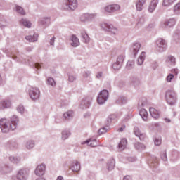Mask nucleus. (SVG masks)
<instances>
[{"label": "nucleus", "instance_id": "obj_7", "mask_svg": "<svg viewBox=\"0 0 180 180\" xmlns=\"http://www.w3.org/2000/svg\"><path fill=\"white\" fill-rule=\"evenodd\" d=\"M72 117V111H68L63 114V117L60 115L56 116V117L55 118V122L63 123L64 120H71Z\"/></svg>", "mask_w": 180, "mask_h": 180}, {"label": "nucleus", "instance_id": "obj_10", "mask_svg": "<svg viewBox=\"0 0 180 180\" xmlns=\"http://www.w3.org/2000/svg\"><path fill=\"white\" fill-rule=\"evenodd\" d=\"M124 61V55L121 54V55L118 56V57L117 58L116 62H115L112 64L113 70H118L120 68H122V65H123Z\"/></svg>", "mask_w": 180, "mask_h": 180}, {"label": "nucleus", "instance_id": "obj_40", "mask_svg": "<svg viewBox=\"0 0 180 180\" xmlns=\"http://www.w3.org/2000/svg\"><path fill=\"white\" fill-rule=\"evenodd\" d=\"M127 102V98L124 96H120L116 101V103L117 105H124Z\"/></svg>", "mask_w": 180, "mask_h": 180}, {"label": "nucleus", "instance_id": "obj_6", "mask_svg": "<svg viewBox=\"0 0 180 180\" xmlns=\"http://www.w3.org/2000/svg\"><path fill=\"white\" fill-rule=\"evenodd\" d=\"M167 41L162 38H158L156 40V49L159 53H164L167 50Z\"/></svg>", "mask_w": 180, "mask_h": 180}, {"label": "nucleus", "instance_id": "obj_50", "mask_svg": "<svg viewBox=\"0 0 180 180\" xmlns=\"http://www.w3.org/2000/svg\"><path fill=\"white\" fill-rule=\"evenodd\" d=\"M47 84L48 85H51V86H56V82L52 77H49L47 79Z\"/></svg>", "mask_w": 180, "mask_h": 180}, {"label": "nucleus", "instance_id": "obj_30", "mask_svg": "<svg viewBox=\"0 0 180 180\" xmlns=\"http://www.w3.org/2000/svg\"><path fill=\"white\" fill-rule=\"evenodd\" d=\"M39 37V34L34 33L33 35H28L25 37L26 40H28V41L33 43L37 40Z\"/></svg>", "mask_w": 180, "mask_h": 180}, {"label": "nucleus", "instance_id": "obj_38", "mask_svg": "<svg viewBox=\"0 0 180 180\" xmlns=\"http://www.w3.org/2000/svg\"><path fill=\"white\" fill-rule=\"evenodd\" d=\"M81 36H82L83 43H86V44L89 43V40H90L89 36H88V34H86V32H82Z\"/></svg>", "mask_w": 180, "mask_h": 180}, {"label": "nucleus", "instance_id": "obj_19", "mask_svg": "<svg viewBox=\"0 0 180 180\" xmlns=\"http://www.w3.org/2000/svg\"><path fill=\"white\" fill-rule=\"evenodd\" d=\"M134 133L136 137H139V140H141V141H144V139H146V134L142 133L140 131V129H139V127H134Z\"/></svg>", "mask_w": 180, "mask_h": 180}, {"label": "nucleus", "instance_id": "obj_60", "mask_svg": "<svg viewBox=\"0 0 180 180\" xmlns=\"http://www.w3.org/2000/svg\"><path fill=\"white\" fill-rule=\"evenodd\" d=\"M103 75V73L102 72H98L96 75V78H97L98 79H101Z\"/></svg>", "mask_w": 180, "mask_h": 180}, {"label": "nucleus", "instance_id": "obj_57", "mask_svg": "<svg viewBox=\"0 0 180 180\" xmlns=\"http://www.w3.org/2000/svg\"><path fill=\"white\" fill-rule=\"evenodd\" d=\"M132 82H133V84H134V85H139L140 84V79H139L137 78H134L132 79Z\"/></svg>", "mask_w": 180, "mask_h": 180}, {"label": "nucleus", "instance_id": "obj_18", "mask_svg": "<svg viewBox=\"0 0 180 180\" xmlns=\"http://www.w3.org/2000/svg\"><path fill=\"white\" fill-rule=\"evenodd\" d=\"M12 106V103L9 100H2L0 101V110L8 109Z\"/></svg>", "mask_w": 180, "mask_h": 180}, {"label": "nucleus", "instance_id": "obj_14", "mask_svg": "<svg viewBox=\"0 0 180 180\" xmlns=\"http://www.w3.org/2000/svg\"><path fill=\"white\" fill-rule=\"evenodd\" d=\"M92 102V98L87 97L84 98L80 104V109H88L89 106H91V103Z\"/></svg>", "mask_w": 180, "mask_h": 180}, {"label": "nucleus", "instance_id": "obj_51", "mask_svg": "<svg viewBox=\"0 0 180 180\" xmlns=\"http://www.w3.org/2000/svg\"><path fill=\"white\" fill-rule=\"evenodd\" d=\"M17 111L21 113V115H23L25 113V107L23 105H19L17 108Z\"/></svg>", "mask_w": 180, "mask_h": 180}, {"label": "nucleus", "instance_id": "obj_49", "mask_svg": "<svg viewBox=\"0 0 180 180\" xmlns=\"http://www.w3.org/2000/svg\"><path fill=\"white\" fill-rule=\"evenodd\" d=\"M109 130V124H107L106 127L101 128L98 130V134H104V133H106Z\"/></svg>", "mask_w": 180, "mask_h": 180}, {"label": "nucleus", "instance_id": "obj_12", "mask_svg": "<svg viewBox=\"0 0 180 180\" xmlns=\"http://www.w3.org/2000/svg\"><path fill=\"white\" fill-rule=\"evenodd\" d=\"M51 23V18L50 17H44L39 20L38 25L43 27V29H46V27L50 26Z\"/></svg>", "mask_w": 180, "mask_h": 180}, {"label": "nucleus", "instance_id": "obj_22", "mask_svg": "<svg viewBox=\"0 0 180 180\" xmlns=\"http://www.w3.org/2000/svg\"><path fill=\"white\" fill-rule=\"evenodd\" d=\"M70 44L72 47H78L79 46V39L75 35H72L70 39Z\"/></svg>", "mask_w": 180, "mask_h": 180}, {"label": "nucleus", "instance_id": "obj_56", "mask_svg": "<svg viewBox=\"0 0 180 180\" xmlns=\"http://www.w3.org/2000/svg\"><path fill=\"white\" fill-rule=\"evenodd\" d=\"M174 37V39H176V40L180 39V31L179 30L176 31Z\"/></svg>", "mask_w": 180, "mask_h": 180}, {"label": "nucleus", "instance_id": "obj_32", "mask_svg": "<svg viewBox=\"0 0 180 180\" xmlns=\"http://www.w3.org/2000/svg\"><path fill=\"white\" fill-rule=\"evenodd\" d=\"M144 60H146V52H141L140 56L137 59V65H143Z\"/></svg>", "mask_w": 180, "mask_h": 180}, {"label": "nucleus", "instance_id": "obj_1", "mask_svg": "<svg viewBox=\"0 0 180 180\" xmlns=\"http://www.w3.org/2000/svg\"><path fill=\"white\" fill-rule=\"evenodd\" d=\"M18 124L19 118L16 115H13L11 117V122L6 118H1L0 120V129L2 133H9V131L16 130Z\"/></svg>", "mask_w": 180, "mask_h": 180}, {"label": "nucleus", "instance_id": "obj_8", "mask_svg": "<svg viewBox=\"0 0 180 180\" xmlns=\"http://www.w3.org/2000/svg\"><path fill=\"white\" fill-rule=\"evenodd\" d=\"M29 95L32 101H39L40 98V89L37 87H31L29 89Z\"/></svg>", "mask_w": 180, "mask_h": 180}, {"label": "nucleus", "instance_id": "obj_43", "mask_svg": "<svg viewBox=\"0 0 180 180\" xmlns=\"http://www.w3.org/2000/svg\"><path fill=\"white\" fill-rule=\"evenodd\" d=\"M174 13L175 15H180V2L177 3L174 7Z\"/></svg>", "mask_w": 180, "mask_h": 180}, {"label": "nucleus", "instance_id": "obj_41", "mask_svg": "<svg viewBox=\"0 0 180 180\" xmlns=\"http://www.w3.org/2000/svg\"><path fill=\"white\" fill-rule=\"evenodd\" d=\"M20 23L25 27H31V26H32V22H30V21H29L26 19H22L20 20Z\"/></svg>", "mask_w": 180, "mask_h": 180}, {"label": "nucleus", "instance_id": "obj_63", "mask_svg": "<svg viewBox=\"0 0 180 180\" xmlns=\"http://www.w3.org/2000/svg\"><path fill=\"white\" fill-rule=\"evenodd\" d=\"M34 67L35 68H37V70H40L41 68V65L39 63H36L34 64Z\"/></svg>", "mask_w": 180, "mask_h": 180}, {"label": "nucleus", "instance_id": "obj_24", "mask_svg": "<svg viewBox=\"0 0 180 180\" xmlns=\"http://www.w3.org/2000/svg\"><path fill=\"white\" fill-rule=\"evenodd\" d=\"M158 5V0H152L148 7V12H150V13H153V12L155 11V8H157Z\"/></svg>", "mask_w": 180, "mask_h": 180}, {"label": "nucleus", "instance_id": "obj_54", "mask_svg": "<svg viewBox=\"0 0 180 180\" xmlns=\"http://www.w3.org/2000/svg\"><path fill=\"white\" fill-rule=\"evenodd\" d=\"M174 79V74H169L167 77V81L168 82H171V81H172Z\"/></svg>", "mask_w": 180, "mask_h": 180}, {"label": "nucleus", "instance_id": "obj_27", "mask_svg": "<svg viewBox=\"0 0 180 180\" xmlns=\"http://www.w3.org/2000/svg\"><path fill=\"white\" fill-rule=\"evenodd\" d=\"M92 74V72L89 70H86L83 72L82 73V77L84 79V82H91V81H92L91 79V75Z\"/></svg>", "mask_w": 180, "mask_h": 180}, {"label": "nucleus", "instance_id": "obj_9", "mask_svg": "<svg viewBox=\"0 0 180 180\" xmlns=\"http://www.w3.org/2000/svg\"><path fill=\"white\" fill-rule=\"evenodd\" d=\"M109 98V91L108 90H103L100 92L97 98V102L98 105H103Z\"/></svg>", "mask_w": 180, "mask_h": 180}, {"label": "nucleus", "instance_id": "obj_29", "mask_svg": "<svg viewBox=\"0 0 180 180\" xmlns=\"http://www.w3.org/2000/svg\"><path fill=\"white\" fill-rule=\"evenodd\" d=\"M71 136V131L70 129H64L61 133L62 140H67Z\"/></svg>", "mask_w": 180, "mask_h": 180}, {"label": "nucleus", "instance_id": "obj_34", "mask_svg": "<svg viewBox=\"0 0 180 180\" xmlns=\"http://www.w3.org/2000/svg\"><path fill=\"white\" fill-rule=\"evenodd\" d=\"M6 148L9 150H16L18 148V143L15 141H9L6 145Z\"/></svg>", "mask_w": 180, "mask_h": 180}, {"label": "nucleus", "instance_id": "obj_3", "mask_svg": "<svg viewBox=\"0 0 180 180\" xmlns=\"http://www.w3.org/2000/svg\"><path fill=\"white\" fill-rule=\"evenodd\" d=\"M78 8V1L77 0H63L62 8L65 11H75Z\"/></svg>", "mask_w": 180, "mask_h": 180}, {"label": "nucleus", "instance_id": "obj_45", "mask_svg": "<svg viewBox=\"0 0 180 180\" xmlns=\"http://www.w3.org/2000/svg\"><path fill=\"white\" fill-rule=\"evenodd\" d=\"M15 11L18 13H20V15H26L25 10H23V8H22L20 6H16Z\"/></svg>", "mask_w": 180, "mask_h": 180}, {"label": "nucleus", "instance_id": "obj_36", "mask_svg": "<svg viewBox=\"0 0 180 180\" xmlns=\"http://www.w3.org/2000/svg\"><path fill=\"white\" fill-rule=\"evenodd\" d=\"M115 164H116V162L115 161V159H110L107 163V168L108 171H112V169L115 168Z\"/></svg>", "mask_w": 180, "mask_h": 180}, {"label": "nucleus", "instance_id": "obj_5", "mask_svg": "<svg viewBox=\"0 0 180 180\" xmlns=\"http://www.w3.org/2000/svg\"><path fill=\"white\" fill-rule=\"evenodd\" d=\"M165 98L167 100V102L169 105L171 106L175 105L176 103V94L175 91L172 90H168L166 92Z\"/></svg>", "mask_w": 180, "mask_h": 180}, {"label": "nucleus", "instance_id": "obj_37", "mask_svg": "<svg viewBox=\"0 0 180 180\" xmlns=\"http://www.w3.org/2000/svg\"><path fill=\"white\" fill-rule=\"evenodd\" d=\"M25 147L27 148V150H32L34 147V141L28 140L25 142Z\"/></svg>", "mask_w": 180, "mask_h": 180}, {"label": "nucleus", "instance_id": "obj_44", "mask_svg": "<svg viewBox=\"0 0 180 180\" xmlns=\"http://www.w3.org/2000/svg\"><path fill=\"white\" fill-rule=\"evenodd\" d=\"M68 80L70 82H74V81L77 80V75L75 73H69L68 74Z\"/></svg>", "mask_w": 180, "mask_h": 180}, {"label": "nucleus", "instance_id": "obj_26", "mask_svg": "<svg viewBox=\"0 0 180 180\" xmlns=\"http://www.w3.org/2000/svg\"><path fill=\"white\" fill-rule=\"evenodd\" d=\"M127 146V139H122L120 140V143H118V150L120 151H123L124 148Z\"/></svg>", "mask_w": 180, "mask_h": 180}, {"label": "nucleus", "instance_id": "obj_13", "mask_svg": "<svg viewBox=\"0 0 180 180\" xmlns=\"http://www.w3.org/2000/svg\"><path fill=\"white\" fill-rule=\"evenodd\" d=\"M46 173V165L45 164H41L39 165L34 171V174L37 176H43L44 174Z\"/></svg>", "mask_w": 180, "mask_h": 180}, {"label": "nucleus", "instance_id": "obj_33", "mask_svg": "<svg viewBox=\"0 0 180 180\" xmlns=\"http://www.w3.org/2000/svg\"><path fill=\"white\" fill-rule=\"evenodd\" d=\"M148 165L150 168H157L158 165V160L157 158H152L148 161Z\"/></svg>", "mask_w": 180, "mask_h": 180}, {"label": "nucleus", "instance_id": "obj_4", "mask_svg": "<svg viewBox=\"0 0 180 180\" xmlns=\"http://www.w3.org/2000/svg\"><path fill=\"white\" fill-rule=\"evenodd\" d=\"M27 178H29V169H20L11 180H27Z\"/></svg>", "mask_w": 180, "mask_h": 180}, {"label": "nucleus", "instance_id": "obj_23", "mask_svg": "<svg viewBox=\"0 0 180 180\" xmlns=\"http://www.w3.org/2000/svg\"><path fill=\"white\" fill-rule=\"evenodd\" d=\"M147 0H138L136 3V8L138 12H141Z\"/></svg>", "mask_w": 180, "mask_h": 180}, {"label": "nucleus", "instance_id": "obj_64", "mask_svg": "<svg viewBox=\"0 0 180 180\" xmlns=\"http://www.w3.org/2000/svg\"><path fill=\"white\" fill-rule=\"evenodd\" d=\"M123 180H133V179H131V176H125Z\"/></svg>", "mask_w": 180, "mask_h": 180}, {"label": "nucleus", "instance_id": "obj_53", "mask_svg": "<svg viewBox=\"0 0 180 180\" xmlns=\"http://www.w3.org/2000/svg\"><path fill=\"white\" fill-rule=\"evenodd\" d=\"M160 157H161L162 161H167V160H168V158L167 157V152L161 153Z\"/></svg>", "mask_w": 180, "mask_h": 180}, {"label": "nucleus", "instance_id": "obj_55", "mask_svg": "<svg viewBox=\"0 0 180 180\" xmlns=\"http://www.w3.org/2000/svg\"><path fill=\"white\" fill-rule=\"evenodd\" d=\"M54 41H56V37L53 36L49 41L50 46H54Z\"/></svg>", "mask_w": 180, "mask_h": 180}, {"label": "nucleus", "instance_id": "obj_16", "mask_svg": "<svg viewBox=\"0 0 180 180\" xmlns=\"http://www.w3.org/2000/svg\"><path fill=\"white\" fill-rule=\"evenodd\" d=\"M119 9H120V6L118 4L109 5L105 7V12H108V13L116 12V11H119Z\"/></svg>", "mask_w": 180, "mask_h": 180}, {"label": "nucleus", "instance_id": "obj_31", "mask_svg": "<svg viewBox=\"0 0 180 180\" xmlns=\"http://www.w3.org/2000/svg\"><path fill=\"white\" fill-rule=\"evenodd\" d=\"M139 115L141 117H142L143 120L145 122H147L148 116V112H147V110L144 108L141 109L139 111Z\"/></svg>", "mask_w": 180, "mask_h": 180}, {"label": "nucleus", "instance_id": "obj_52", "mask_svg": "<svg viewBox=\"0 0 180 180\" xmlns=\"http://www.w3.org/2000/svg\"><path fill=\"white\" fill-rule=\"evenodd\" d=\"M98 16V14L96 13H89V22H92L94 19H95Z\"/></svg>", "mask_w": 180, "mask_h": 180}, {"label": "nucleus", "instance_id": "obj_58", "mask_svg": "<svg viewBox=\"0 0 180 180\" xmlns=\"http://www.w3.org/2000/svg\"><path fill=\"white\" fill-rule=\"evenodd\" d=\"M155 146H160L161 144V139L156 138L154 141Z\"/></svg>", "mask_w": 180, "mask_h": 180}, {"label": "nucleus", "instance_id": "obj_47", "mask_svg": "<svg viewBox=\"0 0 180 180\" xmlns=\"http://www.w3.org/2000/svg\"><path fill=\"white\" fill-rule=\"evenodd\" d=\"M127 70H133V68H134V61L133 60H129L127 63Z\"/></svg>", "mask_w": 180, "mask_h": 180}, {"label": "nucleus", "instance_id": "obj_42", "mask_svg": "<svg viewBox=\"0 0 180 180\" xmlns=\"http://www.w3.org/2000/svg\"><path fill=\"white\" fill-rule=\"evenodd\" d=\"M82 22H89V13L82 14L80 17Z\"/></svg>", "mask_w": 180, "mask_h": 180}, {"label": "nucleus", "instance_id": "obj_59", "mask_svg": "<svg viewBox=\"0 0 180 180\" xmlns=\"http://www.w3.org/2000/svg\"><path fill=\"white\" fill-rule=\"evenodd\" d=\"M179 73V71L178 70L177 68L172 70V74H173L174 76L178 75Z\"/></svg>", "mask_w": 180, "mask_h": 180}, {"label": "nucleus", "instance_id": "obj_15", "mask_svg": "<svg viewBox=\"0 0 180 180\" xmlns=\"http://www.w3.org/2000/svg\"><path fill=\"white\" fill-rule=\"evenodd\" d=\"M82 144H87V146H89L90 147H97V146H99V143H98V141H96V139L94 138H90L86 141H82Z\"/></svg>", "mask_w": 180, "mask_h": 180}, {"label": "nucleus", "instance_id": "obj_35", "mask_svg": "<svg viewBox=\"0 0 180 180\" xmlns=\"http://www.w3.org/2000/svg\"><path fill=\"white\" fill-rule=\"evenodd\" d=\"M176 23L175 18H170L166 20L164 23L165 26H168L169 27H172Z\"/></svg>", "mask_w": 180, "mask_h": 180}, {"label": "nucleus", "instance_id": "obj_46", "mask_svg": "<svg viewBox=\"0 0 180 180\" xmlns=\"http://www.w3.org/2000/svg\"><path fill=\"white\" fill-rule=\"evenodd\" d=\"M115 119H116V115L115 114L108 116L107 119L108 126H110V124L112 123V122H113V120H115Z\"/></svg>", "mask_w": 180, "mask_h": 180}, {"label": "nucleus", "instance_id": "obj_62", "mask_svg": "<svg viewBox=\"0 0 180 180\" xmlns=\"http://www.w3.org/2000/svg\"><path fill=\"white\" fill-rule=\"evenodd\" d=\"M146 103H147V102L146 101V99H144L143 101H140L138 105L139 106H146Z\"/></svg>", "mask_w": 180, "mask_h": 180}, {"label": "nucleus", "instance_id": "obj_48", "mask_svg": "<svg viewBox=\"0 0 180 180\" xmlns=\"http://www.w3.org/2000/svg\"><path fill=\"white\" fill-rule=\"evenodd\" d=\"M175 1L176 0H163L162 5L163 6H169L170 5H172Z\"/></svg>", "mask_w": 180, "mask_h": 180}, {"label": "nucleus", "instance_id": "obj_28", "mask_svg": "<svg viewBox=\"0 0 180 180\" xmlns=\"http://www.w3.org/2000/svg\"><path fill=\"white\" fill-rule=\"evenodd\" d=\"M149 112H150V116H152L153 119H158V117H160V112L155 108H150Z\"/></svg>", "mask_w": 180, "mask_h": 180}, {"label": "nucleus", "instance_id": "obj_20", "mask_svg": "<svg viewBox=\"0 0 180 180\" xmlns=\"http://www.w3.org/2000/svg\"><path fill=\"white\" fill-rule=\"evenodd\" d=\"M165 63L167 65L174 66L176 64V58H175L172 55H169L165 58Z\"/></svg>", "mask_w": 180, "mask_h": 180}, {"label": "nucleus", "instance_id": "obj_2", "mask_svg": "<svg viewBox=\"0 0 180 180\" xmlns=\"http://www.w3.org/2000/svg\"><path fill=\"white\" fill-rule=\"evenodd\" d=\"M100 26L103 30H105V32H109L114 37L119 36V34H120L119 29L113 26L112 24L102 22L100 24Z\"/></svg>", "mask_w": 180, "mask_h": 180}, {"label": "nucleus", "instance_id": "obj_17", "mask_svg": "<svg viewBox=\"0 0 180 180\" xmlns=\"http://www.w3.org/2000/svg\"><path fill=\"white\" fill-rule=\"evenodd\" d=\"M140 49H141V44H140V42H135L133 44L131 51L135 57L137 56L139 51H140Z\"/></svg>", "mask_w": 180, "mask_h": 180}, {"label": "nucleus", "instance_id": "obj_39", "mask_svg": "<svg viewBox=\"0 0 180 180\" xmlns=\"http://www.w3.org/2000/svg\"><path fill=\"white\" fill-rule=\"evenodd\" d=\"M134 148L136 150H138V151H143V150H146V146L139 142H137L134 144Z\"/></svg>", "mask_w": 180, "mask_h": 180}, {"label": "nucleus", "instance_id": "obj_11", "mask_svg": "<svg viewBox=\"0 0 180 180\" xmlns=\"http://www.w3.org/2000/svg\"><path fill=\"white\" fill-rule=\"evenodd\" d=\"M12 171H13V167L8 164L0 163V174H9Z\"/></svg>", "mask_w": 180, "mask_h": 180}, {"label": "nucleus", "instance_id": "obj_21", "mask_svg": "<svg viewBox=\"0 0 180 180\" xmlns=\"http://www.w3.org/2000/svg\"><path fill=\"white\" fill-rule=\"evenodd\" d=\"M70 169L72 172H79L81 170V164L78 161L74 162L70 167Z\"/></svg>", "mask_w": 180, "mask_h": 180}, {"label": "nucleus", "instance_id": "obj_61", "mask_svg": "<svg viewBox=\"0 0 180 180\" xmlns=\"http://www.w3.org/2000/svg\"><path fill=\"white\" fill-rule=\"evenodd\" d=\"M151 67L153 70H156L157 67H158V63H157V62H153L151 64Z\"/></svg>", "mask_w": 180, "mask_h": 180}, {"label": "nucleus", "instance_id": "obj_25", "mask_svg": "<svg viewBox=\"0 0 180 180\" xmlns=\"http://www.w3.org/2000/svg\"><path fill=\"white\" fill-rule=\"evenodd\" d=\"M8 160L12 164H19V162L22 161V158L18 155H11L9 156Z\"/></svg>", "mask_w": 180, "mask_h": 180}]
</instances>
